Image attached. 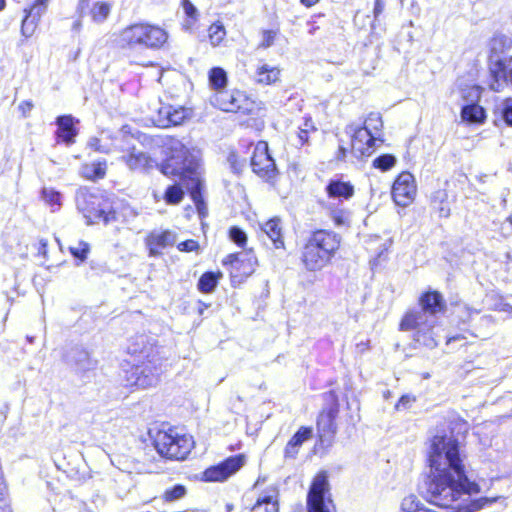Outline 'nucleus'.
<instances>
[{
    "mask_svg": "<svg viewBox=\"0 0 512 512\" xmlns=\"http://www.w3.org/2000/svg\"><path fill=\"white\" fill-rule=\"evenodd\" d=\"M466 455L452 435L437 434L430 440L428 461L430 473L426 482L427 499L452 512H477L498 497L473 498L479 485L470 481L465 469Z\"/></svg>",
    "mask_w": 512,
    "mask_h": 512,
    "instance_id": "f257e3e1",
    "label": "nucleus"
},
{
    "mask_svg": "<svg viewBox=\"0 0 512 512\" xmlns=\"http://www.w3.org/2000/svg\"><path fill=\"white\" fill-rule=\"evenodd\" d=\"M446 301L438 291H427L419 298V308L405 313L401 322V331H412L413 341L419 346L433 349L438 345L436 328L439 314L446 311Z\"/></svg>",
    "mask_w": 512,
    "mask_h": 512,
    "instance_id": "f03ea898",
    "label": "nucleus"
},
{
    "mask_svg": "<svg viewBox=\"0 0 512 512\" xmlns=\"http://www.w3.org/2000/svg\"><path fill=\"white\" fill-rule=\"evenodd\" d=\"M170 149L172 154L161 166V172L165 175H177L190 180V195L198 211L201 213L204 202L200 191L201 181L197 173L199 166L198 152L194 149L191 151L178 140L171 142Z\"/></svg>",
    "mask_w": 512,
    "mask_h": 512,
    "instance_id": "7ed1b4c3",
    "label": "nucleus"
},
{
    "mask_svg": "<svg viewBox=\"0 0 512 512\" xmlns=\"http://www.w3.org/2000/svg\"><path fill=\"white\" fill-rule=\"evenodd\" d=\"M145 343V336H139L136 342L131 344L128 349L131 354H139L145 360L132 367L129 376L127 377V385L138 388H148L155 386L160 374L162 373V360L153 345H144L139 348V344Z\"/></svg>",
    "mask_w": 512,
    "mask_h": 512,
    "instance_id": "20e7f679",
    "label": "nucleus"
},
{
    "mask_svg": "<svg viewBox=\"0 0 512 512\" xmlns=\"http://www.w3.org/2000/svg\"><path fill=\"white\" fill-rule=\"evenodd\" d=\"M340 246V237L327 230H317L307 240L302 251V262L307 270L325 267Z\"/></svg>",
    "mask_w": 512,
    "mask_h": 512,
    "instance_id": "39448f33",
    "label": "nucleus"
},
{
    "mask_svg": "<svg viewBox=\"0 0 512 512\" xmlns=\"http://www.w3.org/2000/svg\"><path fill=\"white\" fill-rule=\"evenodd\" d=\"M168 39L167 32L159 26L147 23L133 24L121 32V40L129 46L157 49Z\"/></svg>",
    "mask_w": 512,
    "mask_h": 512,
    "instance_id": "423d86ee",
    "label": "nucleus"
},
{
    "mask_svg": "<svg viewBox=\"0 0 512 512\" xmlns=\"http://www.w3.org/2000/svg\"><path fill=\"white\" fill-rule=\"evenodd\" d=\"M157 452L168 459L183 460L194 446L191 436L179 434L175 430L158 431L154 438Z\"/></svg>",
    "mask_w": 512,
    "mask_h": 512,
    "instance_id": "0eeeda50",
    "label": "nucleus"
},
{
    "mask_svg": "<svg viewBox=\"0 0 512 512\" xmlns=\"http://www.w3.org/2000/svg\"><path fill=\"white\" fill-rule=\"evenodd\" d=\"M76 205L88 224L96 223L100 220H103L104 223H109L114 219V212L109 210V205L103 197L91 193L86 188H80L77 191Z\"/></svg>",
    "mask_w": 512,
    "mask_h": 512,
    "instance_id": "6e6552de",
    "label": "nucleus"
},
{
    "mask_svg": "<svg viewBox=\"0 0 512 512\" xmlns=\"http://www.w3.org/2000/svg\"><path fill=\"white\" fill-rule=\"evenodd\" d=\"M308 512H336L330 496V485L325 471L319 472L313 479L307 495Z\"/></svg>",
    "mask_w": 512,
    "mask_h": 512,
    "instance_id": "1a4fd4ad",
    "label": "nucleus"
},
{
    "mask_svg": "<svg viewBox=\"0 0 512 512\" xmlns=\"http://www.w3.org/2000/svg\"><path fill=\"white\" fill-rule=\"evenodd\" d=\"M489 88L494 92H501L508 85L512 86V56L490 57Z\"/></svg>",
    "mask_w": 512,
    "mask_h": 512,
    "instance_id": "9d476101",
    "label": "nucleus"
},
{
    "mask_svg": "<svg viewBox=\"0 0 512 512\" xmlns=\"http://www.w3.org/2000/svg\"><path fill=\"white\" fill-rule=\"evenodd\" d=\"M251 167L255 174L266 181L275 178L277 174L276 165L269 154L267 142L259 141L255 145L251 158Z\"/></svg>",
    "mask_w": 512,
    "mask_h": 512,
    "instance_id": "9b49d317",
    "label": "nucleus"
},
{
    "mask_svg": "<svg viewBox=\"0 0 512 512\" xmlns=\"http://www.w3.org/2000/svg\"><path fill=\"white\" fill-rule=\"evenodd\" d=\"M188 115V110L184 107H174L159 102L152 112L150 119L155 126L167 128L172 125H180Z\"/></svg>",
    "mask_w": 512,
    "mask_h": 512,
    "instance_id": "f8f14e48",
    "label": "nucleus"
},
{
    "mask_svg": "<svg viewBox=\"0 0 512 512\" xmlns=\"http://www.w3.org/2000/svg\"><path fill=\"white\" fill-rule=\"evenodd\" d=\"M416 191L414 176L410 172H402L392 186V197L398 206L407 207L414 201Z\"/></svg>",
    "mask_w": 512,
    "mask_h": 512,
    "instance_id": "ddd939ff",
    "label": "nucleus"
},
{
    "mask_svg": "<svg viewBox=\"0 0 512 512\" xmlns=\"http://www.w3.org/2000/svg\"><path fill=\"white\" fill-rule=\"evenodd\" d=\"M244 464V456H232L221 462L220 464L208 468L204 472L206 481H224Z\"/></svg>",
    "mask_w": 512,
    "mask_h": 512,
    "instance_id": "4468645a",
    "label": "nucleus"
},
{
    "mask_svg": "<svg viewBox=\"0 0 512 512\" xmlns=\"http://www.w3.org/2000/svg\"><path fill=\"white\" fill-rule=\"evenodd\" d=\"M352 133L351 148L352 152L357 157L369 156L374 151V144L377 140L375 134H371L366 129L361 127H349Z\"/></svg>",
    "mask_w": 512,
    "mask_h": 512,
    "instance_id": "2eb2a0df",
    "label": "nucleus"
},
{
    "mask_svg": "<svg viewBox=\"0 0 512 512\" xmlns=\"http://www.w3.org/2000/svg\"><path fill=\"white\" fill-rule=\"evenodd\" d=\"M175 242L176 234L170 230H154L145 239L150 256L160 255L163 249L174 245Z\"/></svg>",
    "mask_w": 512,
    "mask_h": 512,
    "instance_id": "dca6fc26",
    "label": "nucleus"
},
{
    "mask_svg": "<svg viewBox=\"0 0 512 512\" xmlns=\"http://www.w3.org/2000/svg\"><path fill=\"white\" fill-rule=\"evenodd\" d=\"M48 3L49 0H35L31 8L25 9L26 15L21 26V32L25 37L33 35L39 19L46 12Z\"/></svg>",
    "mask_w": 512,
    "mask_h": 512,
    "instance_id": "f3484780",
    "label": "nucleus"
},
{
    "mask_svg": "<svg viewBox=\"0 0 512 512\" xmlns=\"http://www.w3.org/2000/svg\"><path fill=\"white\" fill-rule=\"evenodd\" d=\"M224 263L231 264L233 269L238 271L240 274L249 276L255 270L257 259L253 252L243 251L240 253L229 254Z\"/></svg>",
    "mask_w": 512,
    "mask_h": 512,
    "instance_id": "a211bd4d",
    "label": "nucleus"
},
{
    "mask_svg": "<svg viewBox=\"0 0 512 512\" xmlns=\"http://www.w3.org/2000/svg\"><path fill=\"white\" fill-rule=\"evenodd\" d=\"M244 95L240 92L219 91L212 99V103L219 109L226 112H238L241 110V102Z\"/></svg>",
    "mask_w": 512,
    "mask_h": 512,
    "instance_id": "6ab92c4d",
    "label": "nucleus"
},
{
    "mask_svg": "<svg viewBox=\"0 0 512 512\" xmlns=\"http://www.w3.org/2000/svg\"><path fill=\"white\" fill-rule=\"evenodd\" d=\"M130 170L148 171L157 166L154 159L142 151L132 149L128 154L122 156Z\"/></svg>",
    "mask_w": 512,
    "mask_h": 512,
    "instance_id": "aec40b11",
    "label": "nucleus"
},
{
    "mask_svg": "<svg viewBox=\"0 0 512 512\" xmlns=\"http://www.w3.org/2000/svg\"><path fill=\"white\" fill-rule=\"evenodd\" d=\"M278 495L279 492L276 487H269L258 497L251 512H279Z\"/></svg>",
    "mask_w": 512,
    "mask_h": 512,
    "instance_id": "412c9836",
    "label": "nucleus"
},
{
    "mask_svg": "<svg viewBox=\"0 0 512 512\" xmlns=\"http://www.w3.org/2000/svg\"><path fill=\"white\" fill-rule=\"evenodd\" d=\"M77 122L78 120H75L71 115L59 116L56 119V124L58 125L57 135L67 145L73 144L74 138L78 134V131L75 127V123Z\"/></svg>",
    "mask_w": 512,
    "mask_h": 512,
    "instance_id": "4be33fe9",
    "label": "nucleus"
},
{
    "mask_svg": "<svg viewBox=\"0 0 512 512\" xmlns=\"http://www.w3.org/2000/svg\"><path fill=\"white\" fill-rule=\"evenodd\" d=\"M338 414V408L331 407L327 411H323L317 420V428L320 437L332 436L336 432L335 418Z\"/></svg>",
    "mask_w": 512,
    "mask_h": 512,
    "instance_id": "5701e85b",
    "label": "nucleus"
},
{
    "mask_svg": "<svg viewBox=\"0 0 512 512\" xmlns=\"http://www.w3.org/2000/svg\"><path fill=\"white\" fill-rule=\"evenodd\" d=\"M312 437V429L308 427H301L288 441L285 450V458H296L301 445Z\"/></svg>",
    "mask_w": 512,
    "mask_h": 512,
    "instance_id": "b1692460",
    "label": "nucleus"
},
{
    "mask_svg": "<svg viewBox=\"0 0 512 512\" xmlns=\"http://www.w3.org/2000/svg\"><path fill=\"white\" fill-rule=\"evenodd\" d=\"M261 230L272 241L275 248L284 247L282 225L281 220L279 218L274 217L266 221L264 224L261 225Z\"/></svg>",
    "mask_w": 512,
    "mask_h": 512,
    "instance_id": "393cba45",
    "label": "nucleus"
},
{
    "mask_svg": "<svg viewBox=\"0 0 512 512\" xmlns=\"http://www.w3.org/2000/svg\"><path fill=\"white\" fill-rule=\"evenodd\" d=\"M326 192L329 198L347 200L353 196L354 187L349 182L331 180L326 186Z\"/></svg>",
    "mask_w": 512,
    "mask_h": 512,
    "instance_id": "a878e982",
    "label": "nucleus"
},
{
    "mask_svg": "<svg viewBox=\"0 0 512 512\" xmlns=\"http://www.w3.org/2000/svg\"><path fill=\"white\" fill-rule=\"evenodd\" d=\"M280 70L269 64H260L254 74V80L259 84L270 85L279 80Z\"/></svg>",
    "mask_w": 512,
    "mask_h": 512,
    "instance_id": "bb28decb",
    "label": "nucleus"
},
{
    "mask_svg": "<svg viewBox=\"0 0 512 512\" xmlns=\"http://www.w3.org/2000/svg\"><path fill=\"white\" fill-rule=\"evenodd\" d=\"M448 193L444 189L436 190L431 194V206L439 214V217L447 218L450 215V208L448 206Z\"/></svg>",
    "mask_w": 512,
    "mask_h": 512,
    "instance_id": "cd10ccee",
    "label": "nucleus"
},
{
    "mask_svg": "<svg viewBox=\"0 0 512 512\" xmlns=\"http://www.w3.org/2000/svg\"><path fill=\"white\" fill-rule=\"evenodd\" d=\"M486 115L483 107L476 103L465 104L461 110V118L463 121L470 123H481Z\"/></svg>",
    "mask_w": 512,
    "mask_h": 512,
    "instance_id": "c85d7f7f",
    "label": "nucleus"
},
{
    "mask_svg": "<svg viewBox=\"0 0 512 512\" xmlns=\"http://www.w3.org/2000/svg\"><path fill=\"white\" fill-rule=\"evenodd\" d=\"M70 361L80 371L90 370L95 365V362L90 358L89 353L86 350L79 348L73 350L70 356Z\"/></svg>",
    "mask_w": 512,
    "mask_h": 512,
    "instance_id": "c756f323",
    "label": "nucleus"
},
{
    "mask_svg": "<svg viewBox=\"0 0 512 512\" xmlns=\"http://www.w3.org/2000/svg\"><path fill=\"white\" fill-rule=\"evenodd\" d=\"M181 6L186 15L185 20L183 21V29L189 31L194 25L197 23L199 19L198 9L194 6V4L190 0H182Z\"/></svg>",
    "mask_w": 512,
    "mask_h": 512,
    "instance_id": "7c9ffc66",
    "label": "nucleus"
},
{
    "mask_svg": "<svg viewBox=\"0 0 512 512\" xmlns=\"http://www.w3.org/2000/svg\"><path fill=\"white\" fill-rule=\"evenodd\" d=\"M41 198L52 212L58 211L62 206V195L51 187H44L41 191Z\"/></svg>",
    "mask_w": 512,
    "mask_h": 512,
    "instance_id": "2f4dec72",
    "label": "nucleus"
},
{
    "mask_svg": "<svg viewBox=\"0 0 512 512\" xmlns=\"http://www.w3.org/2000/svg\"><path fill=\"white\" fill-rule=\"evenodd\" d=\"M210 86L217 92L223 91L227 84V74L224 69L214 67L209 71Z\"/></svg>",
    "mask_w": 512,
    "mask_h": 512,
    "instance_id": "473e14b6",
    "label": "nucleus"
},
{
    "mask_svg": "<svg viewBox=\"0 0 512 512\" xmlns=\"http://www.w3.org/2000/svg\"><path fill=\"white\" fill-rule=\"evenodd\" d=\"M383 127V121L380 113L372 112L370 113L364 121V126L362 129L368 130L371 134H375L378 139L380 136V132Z\"/></svg>",
    "mask_w": 512,
    "mask_h": 512,
    "instance_id": "72a5a7b5",
    "label": "nucleus"
},
{
    "mask_svg": "<svg viewBox=\"0 0 512 512\" xmlns=\"http://www.w3.org/2000/svg\"><path fill=\"white\" fill-rule=\"evenodd\" d=\"M106 162H97L85 165L82 168L84 177L90 180L102 179L106 174Z\"/></svg>",
    "mask_w": 512,
    "mask_h": 512,
    "instance_id": "f704fd0d",
    "label": "nucleus"
},
{
    "mask_svg": "<svg viewBox=\"0 0 512 512\" xmlns=\"http://www.w3.org/2000/svg\"><path fill=\"white\" fill-rule=\"evenodd\" d=\"M221 273H214V272H206L204 273L198 282V288L203 293H210L212 292L218 282V279L221 277Z\"/></svg>",
    "mask_w": 512,
    "mask_h": 512,
    "instance_id": "c9c22d12",
    "label": "nucleus"
},
{
    "mask_svg": "<svg viewBox=\"0 0 512 512\" xmlns=\"http://www.w3.org/2000/svg\"><path fill=\"white\" fill-rule=\"evenodd\" d=\"M111 12V5L106 2H96L91 11L92 20L96 23H103Z\"/></svg>",
    "mask_w": 512,
    "mask_h": 512,
    "instance_id": "e433bc0d",
    "label": "nucleus"
},
{
    "mask_svg": "<svg viewBox=\"0 0 512 512\" xmlns=\"http://www.w3.org/2000/svg\"><path fill=\"white\" fill-rule=\"evenodd\" d=\"M209 40L213 46H218L226 36V30L220 22L213 23L209 29Z\"/></svg>",
    "mask_w": 512,
    "mask_h": 512,
    "instance_id": "4c0bfd02",
    "label": "nucleus"
},
{
    "mask_svg": "<svg viewBox=\"0 0 512 512\" xmlns=\"http://www.w3.org/2000/svg\"><path fill=\"white\" fill-rule=\"evenodd\" d=\"M396 157L391 154H383L373 161V166L381 171H388L396 164Z\"/></svg>",
    "mask_w": 512,
    "mask_h": 512,
    "instance_id": "58836bf2",
    "label": "nucleus"
},
{
    "mask_svg": "<svg viewBox=\"0 0 512 512\" xmlns=\"http://www.w3.org/2000/svg\"><path fill=\"white\" fill-rule=\"evenodd\" d=\"M184 192L178 185L169 186L165 192V201L168 204H178L183 198Z\"/></svg>",
    "mask_w": 512,
    "mask_h": 512,
    "instance_id": "ea45409f",
    "label": "nucleus"
},
{
    "mask_svg": "<svg viewBox=\"0 0 512 512\" xmlns=\"http://www.w3.org/2000/svg\"><path fill=\"white\" fill-rule=\"evenodd\" d=\"M186 493V488L183 485H175L174 487L167 489L164 493V499L166 501H175L182 498Z\"/></svg>",
    "mask_w": 512,
    "mask_h": 512,
    "instance_id": "a19ab883",
    "label": "nucleus"
},
{
    "mask_svg": "<svg viewBox=\"0 0 512 512\" xmlns=\"http://www.w3.org/2000/svg\"><path fill=\"white\" fill-rule=\"evenodd\" d=\"M481 91L477 86H471L462 91V98L465 100L466 104L475 103L480 99Z\"/></svg>",
    "mask_w": 512,
    "mask_h": 512,
    "instance_id": "79ce46f5",
    "label": "nucleus"
},
{
    "mask_svg": "<svg viewBox=\"0 0 512 512\" xmlns=\"http://www.w3.org/2000/svg\"><path fill=\"white\" fill-rule=\"evenodd\" d=\"M70 252L74 257L83 261L87 258L89 245L86 242L80 241L76 246L70 247Z\"/></svg>",
    "mask_w": 512,
    "mask_h": 512,
    "instance_id": "37998d69",
    "label": "nucleus"
},
{
    "mask_svg": "<svg viewBox=\"0 0 512 512\" xmlns=\"http://www.w3.org/2000/svg\"><path fill=\"white\" fill-rule=\"evenodd\" d=\"M229 236L230 239L239 246H243L247 241L245 232L238 227H232Z\"/></svg>",
    "mask_w": 512,
    "mask_h": 512,
    "instance_id": "c03bdc74",
    "label": "nucleus"
},
{
    "mask_svg": "<svg viewBox=\"0 0 512 512\" xmlns=\"http://www.w3.org/2000/svg\"><path fill=\"white\" fill-rule=\"evenodd\" d=\"M502 117L507 125L512 126V98H507L503 101Z\"/></svg>",
    "mask_w": 512,
    "mask_h": 512,
    "instance_id": "a18cd8bd",
    "label": "nucleus"
},
{
    "mask_svg": "<svg viewBox=\"0 0 512 512\" xmlns=\"http://www.w3.org/2000/svg\"><path fill=\"white\" fill-rule=\"evenodd\" d=\"M276 31L273 30H264L262 33V41L259 44V48H269L274 44L275 38H276Z\"/></svg>",
    "mask_w": 512,
    "mask_h": 512,
    "instance_id": "49530a36",
    "label": "nucleus"
},
{
    "mask_svg": "<svg viewBox=\"0 0 512 512\" xmlns=\"http://www.w3.org/2000/svg\"><path fill=\"white\" fill-rule=\"evenodd\" d=\"M331 218L336 226L345 225L348 220V212L345 210H333L331 212Z\"/></svg>",
    "mask_w": 512,
    "mask_h": 512,
    "instance_id": "de8ad7c7",
    "label": "nucleus"
},
{
    "mask_svg": "<svg viewBox=\"0 0 512 512\" xmlns=\"http://www.w3.org/2000/svg\"><path fill=\"white\" fill-rule=\"evenodd\" d=\"M180 251L192 252L198 249V242L195 240H186L178 244Z\"/></svg>",
    "mask_w": 512,
    "mask_h": 512,
    "instance_id": "09e8293b",
    "label": "nucleus"
},
{
    "mask_svg": "<svg viewBox=\"0 0 512 512\" xmlns=\"http://www.w3.org/2000/svg\"><path fill=\"white\" fill-rule=\"evenodd\" d=\"M413 400L409 396H402L396 404V409L400 410L401 408L408 407Z\"/></svg>",
    "mask_w": 512,
    "mask_h": 512,
    "instance_id": "8fccbe9b",
    "label": "nucleus"
},
{
    "mask_svg": "<svg viewBox=\"0 0 512 512\" xmlns=\"http://www.w3.org/2000/svg\"><path fill=\"white\" fill-rule=\"evenodd\" d=\"M384 10V1L383 0H375L374 6V16L377 18Z\"/></svg>",
    "mask_w": 512,
    "mask_h": 512,
    "instance_id": "3c124183",
    "label": "nucleus"
},
{
    "mask_svg": "<svg viewBox=\"0 0 512 512\" xmlns=\"http://www.w3.org/2000/svg\"><path fill=\"white\" fill-rule=\"evenodd\" d=\"M33 108V104L30 101H24L19 105V109L23 112V114L29 113Z\"/></svg>",
    "mask_w": 512,
    "mask_h": 512,
    "instance_id": "603ef678",
    "label": "nucleus"
},
{
    "mask_svg": "<svg viewBox=\"0 0 512 512\" xmlns=\"http://www.w3.org/2000/svg\"><path fill=\"white\" fill-rule=\"evenodd\" d=\"M38 253L43 255L44 257L47 254V241L44 239H40L38 242Z\"/></svg>",
    "mask_w": 512,
    "mask_h": 512,
    "instance_id": "864d4df0",
    "label": "nucleus"
},
{
    "mask_svg": "<svg viewBox=\"0 0 512 512\" xmlns=\"http://www.w3.org/2000/svg\"><path fill=\"white\" fill-rule=\"evenodd\" d=\"M99 139L97 138H91L89 140V146L92 147L96 151H103L101 146L99 145Z\"/></svg>",
    "mask_w": 512,
    "mask_h": 512,
    "instance_id": "5fc2aeb1",
    "label": "nucleus"
},
{
    "mask_svg": "<svg viewBox=\"0 0 512 512\" xmlns=\"http://www.w3.org/2000/svg\"><path fill=\"white\" fill-rule=\"evenodd\" d=\"M299 140L301 144L308 141V130L307 129H301L298 134Z\"/></svg>",
    "mask_w": 512,
    "mask_h": 512,
    "instance_id": "6e6d98bb",
    "label": "nucleus"
},
{
    "mask_svg": "<svg viewBox=\"0 0 512 512\" xmlns=\"http://www.w3.org/2000/svg\"><path fill=\"white\" fill-rule=\"evenodd\" d=\"M88 7V0H80L79 4L77 6V11L80 13V16H82L84 10Z\"/></svg>",
    "mask_w": 512,
    "mask_h": 512,
    "instance_id": "4d7b16f0",
    "label": "nucleus"
},
{
    "mask_svg": "<svg viewBox=\"0 0 512 512\" xmlns=\"http://www.w3.org/2000/svg\"><path fill=\"white\" fill-rule=\"evenodd\" d=\"M497 309L512 314V306L507 303L500 304Z\"/></svg>",
    "mask_w": 512,
    "mask_h": 512,
    "instance_id": "13d9d810",
    "label": "nucleus"
},
{
    "mask_svg": "<svg viewBox=\"0 0 512 512\" xmlns=\"http://www.w3.org/2000/svg\"><path fill=\"white\" fill-rule=\"evenodd\" d=\"M82 28V20H81V17L77 20L74 21L73 25H72V30L73 31H76V32H79Z\"/></svg>",
    "mask_w": 512,
    "mask_h": 512,
    "instance_id": "bf43d9fd",
    "label": "nucleus"
},
{
    "mask_svg": "<svg viewBox=\"0 0 512 512\" xmlns=\"http://www.w3.org/2000/svg\"><path fill=\"white\" fill-rule=\"evenodd\" d=\"M301 4L306 7H312L319 2V0H300Z\"/></svg>",
    "mask_w": 512,
    "mask_h": 512,
    "instance_id": "052dcab7",
    "label": "nucleus"
},
{
    "mask_svg": "<svg viewBox=\"0 0 512 512\" xmlns=\"http://www.w3.org/2000/svg\"><path fill=\"white\" fill-rule=\"evenodd\" d=\"M459 339H461V337L459 335L453 336V337H448L447 338V344H450L451 342L459 340Z\"/></svg>",
    "mask_w": 512,
    "mask_h": 512,
    "instance_id": "680f3d73",
    "label": "nucleus"
},
{
    "mask_svg": "<svg viewBox=\"0 0 512 512\" xmlns=\"http://www.w3.org/2000/svg\"><path fill=\"white\" fill-rule=\"evenodd\" d=\"M5 8V0H0V11Z\"/></svg>",
    "mask_w": 512,
    "mask_h": 512,
    "instance_id": "e2e57ef3",
    "label": "nucleus"
},
{
    "mask_svg": "<svg viewBox=\"0 0 512 512\" xmlns=\"http://www.w3.org/2000/svg\"><path fill=\"white\" fill-rule=\"evenodd\" d=\"M340 150H341V152H342L343 154H345V151H346V150H345V148H342V147H341V148H340Z\"/></svg>",
    "mask_w": 512,
    "mask_h": 512,
    "instance_id": "0e129e2a",
    "label": "nucleus"
},
{
    "mask_svg": "<svg viewBox=\"0 0 512 512\" xmlns=\"http://www.w3.org/2000/svg\"><path fill=\"white\" fill-rule=\"evenodd\" d=\"M508 221L512 224V216L508 218Z\"/></svg>",
    "mask_w": 512,
    "mask_h": 512,
    "instance_id": "69168bd1",
    "label": "nucleus"
},
{
    "mask_svg": "<svg viewBox=\"0 0 512 512\" xmlns=\"http://www.w3.org/2000/svg\"><path fill=\"white\" fill-rule=\"evenodd\" d=\"M227 510L230 511L231 510V506L230 505H227Z\"/></svg>",
    "mask_w": 512,
    "mask_h": 512,
    "instance_id": "338daca9",
    "label": "nucleus"
}]
</instances>
